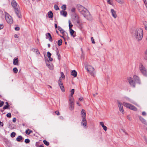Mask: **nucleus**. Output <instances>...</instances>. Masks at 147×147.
Masks as SVG:
<instances>
[{
	"label": "nucleus",
	"instance_id": "c85d7f7f",
	"mask_svg": "<svg viewBox=\"0 0 147 147\" xmlns=\"http://www.w3.org/2000/svg\"><path fill=\"white\" fill-rule=\"evenodd\" d=\"M32 131L29 129H27L26 131V133L27 135H29L32 132Z\"/></svg>",
	"mask_w": 147,
	"mask_h": 147
},
{
	"label": "nucleus",
	"instance_id": "ea45409f",
	"mask_svg": "<svg viewBox=\"0 0 147 147\" xmlns=\"http://www.w3.org/2000/svg\"><path fill=\"white\" fill-rule=\"evenodd\" d=\"M119 111H120L123 114H124L125 113L123 109V107H122V108H121L120 109H119Z\"/></svg>",
	"mask_w": 147,
	"mask_h": 147
},
{
	"label": "nucleus",
	"instance_id": "4be33fe9",
	"mask_svg": "<svg viewBox=\"0 0 147 147\" xmlns=\"http://www.w3.org/2000/svg\"><path fill=\"white\" fill-rule=\"evenodd\" d=\"M48 15L49 18H51L53 17V14L51 11L49 12Z\"/></svg>",
	"mask_w": 147,
	"mask_h": 147
},
{
	"label": "nucleus",
	"instance_id": "f257e3e1",
	"mask_svg": "<svg viewBox=\"0 0 147 147\" xmlns=\"http://www.w3.org/2000/svg\"><path fill=\"white\" fill-rule=\"evenodd\" d=\"M77 8L78 11L87 19L90 20L92 17L87 9L80 5H77Z\"/></svg>",
	"mask_w": 147,
	"mask_h": 147
},
{
	"label": "nucleus",
	"instance_id": "423d86ee",
	"mask_svg": "<svg viewBox=\"0 0 147 147\" xmlns=\"http://www.w3.org/2000/svg\"><path fill=\"white\" fill-rule=\"evenodd\" d=\"M5 19L7 23L9 24H11L13 23V20L12 17L7 12H5Z\"/></svg>",
	"mask_w": 147,
	"mask_h": 147
},
{
	"label": "nucleus",
	"instance_id": "f3484780",
	"mask_svg": "<svg viewBox=\"0 0 147 147\" xmlns=\"http://www.w3.org/2000/svg\"><path fill=\"white\" fill-rule=\"evenodd\" d=\"M117 103L119 109L123 107V104H122L121 102L119 100H117Z\"/></svg>",
	"mask_w": 147,
	"mask_h": 147
},
{
	"label": "nucleus",
	"instance_id": "bb28decb",
	"mask_svg": "<svg viewBox=\"0 0 147 147\" xmlns=\"http://www.w3.org/2000/svg\"><path fill=\"white\" fill-rule=\"evenodd\" d=\"M77 72L75 70H73L71 72V75L74 76V77H76L77 76Z\"/></svg>",
	"mask_w": 147,
	"mask_h": 147
},
{
	"label": "nucleus",
	"instance_id": "0e129e2a",
	"mask_svg": "<svg viewBox=\"0 0 147 147\" xmlns=\"http://www.w3.org/2000/svg\"><path fill=\"white\" fill-rule=\"evenodd\" d=\"M145 26V28L147 30V23L146 24H144Z\"/></svg>",
	"mask_w": 147,
	"mask_h": 147
},
{
	"label": "nucleus",
	"instance_id": "e433bc0d",
	"mask_svg": "<svg viewBox=\"0 0 147 147\" xmlns=\"http://www.w3.org/2000/svg\"><path fill=\"white\" fill-rule=\"evenodd\" d=\"M43 142L47 146H48L49 145V143L46 140H44Z\"/></svg>",
	"mask_w": 147,
	"mask_h": 147
},
{
	"label": "nucleus",
	"instance_id": "cd10ccee",
	"mask_svg": "<svg viewBox=\"0 0 147 147\" xmlns=\"http://www.w3.org/2000/svg\"><path fill=\"white\" fill-rule=\"evenodd\" d=\"M70 34L71 36H73L74 37L75 36L74 35V31L71 28L69 29Z\"/></svg>",
	"mask_w": 147,
	"mask_h": 147
},
{
	"label": "nucleus",
	"instance_id": "de8ad7c7",
	"mask_svg": "<svg viewBox=\"0 0 147 147\" xmlns=\"http://www.w3.org/2000/svg\"><path fill=\"white\" fill-rule=\"evenodd\" d=\"M145 55L144 56V59L146 60H147V52L146 51L145 52Z\"/></svg>",
	"mask_w": 147,
	"mask_h": 147
},
{
	"label": "nucleus",
	"instance_id": "ddd939ff",
	"mask_svg": "<svg viewBox=\"0 0 147 147\" xmlns=\"http://www.w3.org/2000/svg\"><path fill=\"white\" fill-rule=\"evenodd\" d=\"M133 78L135 82L139 84H140V81L138 76L136 75H134L133 76Z\"/></svg>",
	"mask_w": 147,
	"mask_h": 147
},
{
	"label": "nucleus",
	"instance_id": "5701e85b",
	"mask_svg": "<svg viewBox=\"0 0 147 147\" xmlns=\"http://www.w3.org/2000/svg\"><path fill=\"white\" fill-rule=\"evenodd\" d=\"M74 89H73L71 90V93L69 96V98H73V95L74 94Z\"/></svg>",
	"mask_w": 147,
	"mask_h": 147
},
{
	"label": "nucleus",
	"instance_id": "37998d69",
	"mask_svg": "<svg viewBox=\"0 0 147 147\" xmlns=\"http://www.w3.org/2000/svg\"><path fill=\"white\" fill-rule=\"evenodd\" d=\"M54 9H55L56 10H57L59 9V8L58 7V6L57 5H55L54 6Z\"/></svg>",
	"mask_w": 147,
	"mask_h": 147
},
{
	"label": "nucleus",
	"instance_id": "7ed1b4c3",
	"mask_svg": "<svg viewBox=\"0 0 147 147\" xmlns=\"http://www.w3.org/2000/svg\"><path fill=\"white\" fill-rule=\"evenodd\" d=\"M11 5L14 8L16 13L18 16L19 18H21V15L19 11V8L18 7H16L17 6V3L16 1L14 0H13L11 2Z\"/></svg>",
	"mask_w": 147,
	"mask_h": 147
},
{
	"label": "nucleus",
	"instance_id": "aec40b11",
	"mask_svg": "<svg viewBox=\"0 0 147 147\" xmlns=\"http://www.w3.org/2000/svg\"><path fill=\"white\" fill-rule=\"evenodd\" d=\"M32 50L34 52L36 53V54L38 56L40 54V53L39 51L37 49H32Z\"/></svg>",
	"mask_w": 147,
	"mask_h": 147
},
{
	"label": "nucleus",
	"instance_id": "c03bdc74",
	"mask_svg": "<svg viewBox=\"0 0 147 147\" xmlns=\"http://www.w3.org/2000/svg\"><path fill=\"white\" fill-rule=\"evenodd\" d=\"M120 131H121V132L122 131V132H123L124 133H125L126 134H127V132L125 131V130L124 129H121L120 130Z\"/></svg>",
	"mask_w": 147,
	"mask_h": 147
},
{
	"label": "nucleus",
	"instance_id": "6e6d98bb",
	"mask_svg": "<svg viewBox=\"0 0 147 147\" xmlns=\"http://www.w3.org/2000/svg\"><path fill=\"white\" fill-rule=\"evenodd\" d=\"M55 113L58 115H60V113L58 111H55Z\"/></svg>",
	"mask_w": 147,
	"mask_h": 147
},
{
	"label": "nucleus",
	"instance_id": "0eeeda50",
	"mask_svg": "<svg viewBox=\"0 0 147 147\" xmlns=\"http://www.w3.org/2000/svg\"><path fill=\"white\" fill-rule=\"evenodd\" d=\"M123 104L124 106L131 110L135 111H136L138 110L134 106L129 103L124 102L123 103Z\"/></svg>",
	"mask_w": 147,
	"mask_h": 147
},
{
	"label": "nucleus",
	"instance_id": "79ce46f5",
	"mask_svg": "<svg viewBox=\"0 0 147 147\" xmlns=\"http://www.w3.org/2000/svg\"><path fill=\"white\" fill-rule=\"evenodd\" d=\"M61 8L64 10H65L66 9V6L65 5H63L61 7Z\"/></svg>",
	"mask_w": 147,
	"mask_h": 147
},
{
	"label": "nucleus",
	"instance_id": "052dcab7",
	"mask_svg": "<svg viewBox=\"0 0 147 147\" xmlns=\"http://www.w3.org/2000/svg\"><path fill=\"white\" fill-rule=\"evenodd\" d=\"M75 9L74 8H72L71 9V11L72 12H75Z\"/></svg>",
	"mask_w": 147,
	"mask_h": 147
},
{
	"label": "nucleus",
	"instance_id": "9b49d317",
	"mask_svg": "<svg viewBox=\"0 0 147 147\" xmlns=\"http://www.w3.org/2000/svg\"><path fill=\"white\" fill-rule=\"evenodd\" d=\"M46 63L47 66L50 69L52 70L53 69V65L51 63H50L48 61H46Z\"/></svg>",
	"mask_w": 147,
	"mask_h": 147
},
{
	"label": "nucleus",
	"instance_id": "39448f33",
	"mask_svg": "<svg viewBox=\"0 0 147 147\" xmlns=\"http://www.w3.org/2000/svg\"><path fill=\"white\" fill-rule=\"evenodd\" d=\"M139 68L142 74L144 76L147 77V69L142 64H140V65Z\"/></svg>",
	"mask_w": 147,
	"mask_h": 147
},
{
	"label": "nucleus",
	"instance_id": "09e8293b",
	"mask_svg": "<svg viewBox=\"0 0 147 147\" xmlns=\"http://www.w3.org/2000/svg\"><path fill=\"white\" fill-rule=\"evenodd\" d=\"M143 1L146 7L147 8V3L146 2L147 0H143Z\"/></svg>",
	"mask_w": 147,
	"mask_h": 147
},
{
	"label": "nucleus",
	"instance_id": "dca6fc26",
	"mask_svg": "<svg viewBox=\"0 0 147 147\" xmlns=\"http://www.w3.org/2000/svg\"><path fill=\"white\" fill-rule=\"evenodd\" d=\"M139 118L141 122L144 124L147 125V123L146 120L142 117L141 116H139Z\"/></svg>",
	"mask_w": 147,
	"mask_h": 147
},
{
	"label": "nucleus",
	"instance_id": "774afa93",
	"mask_svg": "<svg viewBox=\"0 0 147 147\" xmlns=\"http://www.w3.org/2000/svg\"><path fill=\"white\" fill-rule=\"evenodd\" d=\"M144 140L146 142V144H147V138H146L145 137L144 138Z\"/></svg>",
	"mask_w": 147,
	"mask_h": 147
},
{
	"label": "nucleus",
	"instance_id": "680f3d73",
	"mask_svg": "<svg viewBox=\"0 0 147 147\" xmlns=\"http://www.w3.org/2000/svg\"><path fill=\"white\" fill-rule=\"evenodd\" d=\"M49 40L51 42L52 41V39L51 36L49 37Z\"/></svg>",
	"mask_w": 147,
	"mask_h": 147
},
{
	"label": "nucleus",
	"instance_id": "f704fd0d",
	"mask_svg": "<svg viewBox=\"0 0 147 147\" xmlns=\"http://www.w3.org/2000/svg\"><path fill=\"white\" fill-rule=\"evenodd\" d=\"M6 103L7 104V105L4 106L3 107V109H7L9 106L8 103L7 102H6Z\"/></svg>",
	"mask_w": 147,
	"mask_h": 147
},
{
	"label": "nucleus",
	"instance_id": "f8f14e48",
	"mask_svg": "<svg viewBox=\"0 0 147 147\" xmlns=\"http://www.w3.org/2000/svg\"><path fill=\"white\" fill-rule=\"evenodd\" d=\"M74 22L78 25L80 24V20L79 19V17L77 15H75Z\"/></svg>",
	"mask_w": 147,
	"mask_h": 147
},
{
	"label": "nucleus",
	"instance_id": "4d7b16f0",
	"mask_svg": "<svg viewBox=\"0 0 147 147\" xmlns=\"http://www.w3.org/2000/svg\"><path fill=\"white\" fill-rule=\"evenodd\" d=\"M15 29L16 31H18L20 30V28L18 27H16L15 28Z\"/></svg>",
	"mask_w": 147,
	"mask_h": 147
},
{
	"label": "nucleus",
	"instance_id": "4468645a",
	"mask_svg": "<svg viewBox=\"0 0 147 147\" xmlns=\"http://www.w3.org/2000/svg\"><path fill=\"white\" fill-rule=\"evenodd\" d=\"M81 115L82 119L86 118V114L84 110L82 109L81 111Z\"/></svg>",
	"mask_w": 147,
	"mask_h": 147
},
{
	"label": "nucleus",
	"instance_id": "a211bd4d",
	"mask_svg": "<svg viewBox=\"0 0 147 147\" xmlns=\"http://www.w3.org/2000/svg\"><path fill=\"white\" fill-rule=\"evenodd\" d=\"M13 64L14 65H18V58L14 59L13 61Z\"/></svg>",
	"mask_w": 147,
	"mask_h": 147
},
{
	"label": "nucleus",
	"instance_id": "2eb2a0df",
	"mask_svg": "<svg viewBox=\"0 0 147 147\" xmlns=\"http://www.w3.org/2000/svg\"><path fill=\"white\" fill-rule=\"evenodd\" d=\"M111 13L112 16L114 18H116L117 17V15L116 13V11L113 9H111Z\"/></svg>",
	"mask_w": 147,
	"mask_h": 147
},
{
	"label": "nucleus",
	"instance_id": "72a5a7b5",
	"mask_svg": "<svg viewBox=\"0 0 147 147\" xmlns=\"http://www.w3.org/2000/svg\"><path fill=\"white\" fill-rule=\"evenodd\" d=\"M61 78H62L63 79H64L65 78V76L63 73V72H61Z\"/></svg>",
	"mask_w": 147,
	"mask_h": 147
},
{
	"label": "nucleus",
	"instance_id": "864d4df0",
	"mask_svg": "<svg viewBox=\"0 0 147 147\" xmlns=\"http://www.w3.org/2000/svg\"><path fill=\"white\" fill-rule=\"evenodd\" d=\"M100 125H101L102 127H103L105 125H104V123L103 122H100Z\"/></svg>",
	"mask_w": 147,
	"mask_h": 147
},
{
	"label": "nucleus",
	"instance_id": "412c9836",
	"mask_svg": "<svg viewBox=\"0 0 147 147\" xmlns=\"http://www.w3.org/2000/svg\"><path fill=\"white\" fill-rule=\"evenodd\" d=\"M58 29L63 34H64L65 32L63 29L60 27L58 26Z\"/></svg>",
	"mask_w": 147,
	"mask_h": 147
},
{
	"label": "nucleus",
	"instance_id": "1a4fd4ad",
	"mask_svg": "<svg viewBox=\"0 0 147 147\" xmlns=\"http://www.w3.org/2000/svg\"><path fill=\"white\" fill-rule=\"evenodd\" d=\"M118 3L120 4H123L124 3L123 0H115ZM113 0H107V2L109 4L113 5Z\"/></svg>",
	"mask_w": 147,
	"mask_h": 147
},
{
	"label": "nucleus",
	"instance_id": "4c0bfd02",
	"mask_svg": "<svg viewBox=\"0 0 147 147\" xmlns=\"http://www.w3.org/2000/svg\"><path fill=\"white\" fill-rule=\"evenodd\" d=\"M13 71L14 73L16 74L18 72V70L16 67H14L13 69Z\"/></svg>",
	"mask_w": 147,
	"mask_h": 147
},
{
	"label": "nucleus",
	"instance_id": "c756f323",
	"mask_svg": "<svg viewBox=\"0 0 147 147\" xmlns=\"http://www.w3.org/2000/svg\"><path fill=\"white\" fill-rule=\"evenodd\" d=\"M69 109L71 110H72L74 109V104H69Z\"/></svg>",
	"mask_w": 147,
	"mask_h": 147
},
{
	"label": "nucleus",
	"instance_id": "a19ab883",
	"mask_svg": "<svg viewBox=\"0 0 147 147\" xmlns=\"http://www.w3.org/2000/svg\"><path fill=\"white\" fill-rule=\"evenodd\" d=\"M16 135V133L14 132H12L11 134V137L12 138L14 137Z\"/></svg>",
	"mask_w": 147,
	"mask_h": 147
},
{
	"label": "nucleus",
	"instance_id": "3c124183",
	"mask_svg": "<svg viewBox=\"0 0 147 147\" xmlns=\"http://www.w3.org/2000/svg\"><path fill=\"white\" fill-rule=\"evenodd\" d=\"M127 118L129 120L131 121V117L129 115H128L127 116Z\"/></svg>",
	"mask_w": 147,
	"mask_h": 147
},
{
	"label": "nucleus",
	"instance_id": "f03ea898",
	"mask_svg": "<svg viewBox=\"0 0 147 147\" xmlns=\"http://www.w3.org/2000/svg\"><path fill=\"white\" fill-rule=\"evenodd\" d=\"M132 34L138 41L141 40L143 37V31L141 28L136 29L132 32Z\"/></svg>",
	"mask_w": 147,
	"mask_h": 147
},
{
	"label": "nucleus",
	"instance_id": "338daca9",
	"mask_svg": "<svg viewBox=\"0 0 147 147\" xmlns=\"http://www.w3.org/2000/svg\"><path fill=\"white\" fill-rule=\"evenodd\" d=\"M47 35H48L49 36V37L51 36V35L50 33H47V34H46V36H47Z\"/></svg>",
	"mask_w": 147,
	"mask_h": 147
},
{
	"label": "nucleus",
	"instance_id": "6e6552de",
	"mask_svg": "<svg viewBox=\"0 0 147 147\" xmlns=\"http://www.w3.org/2000/svg\"><path fill=\"white\" fill-rule=\"evenodd\" d=\"M128 81L130 85L134 87L135 86V82L134 81L132 78L129 77L127 78Z\"/></svg>",
	"mask_w": 147,
	"mask_h": 147
},
{
	"label": "nucleus",
	"instance_id": "6ab92c4d",
	"mask_svg": "<svg viewBox=\"0 0 147 147\" xmlns=\"http://www.w3.org/2000/svg\"><path fill=\"white\" fill-rule=\"evenodd\" d=\"M47 57L49 58V60L51 61H53V59L51 57V53L48 51L47 52Z\"/></svg>",
	"mask_w": 147,
	"mask_h": 147
},
{
	"label": "nucleus",
	"instance_id": "603ef678",
	"mask_svg": "<svg viewBox=\"0 0 147 147\" xmlns=\"http://www.w3.org/2000/svg\"><path fill=\"white\" fill-rule=\"evenodd\" d=\"M91 41H92V43H94V44H95V42L94 41V39L93 37H91Z\"/></svg>",
	"mask_w": 147,
	"mask_h": 147
},
{
	"label": "nucleus",
	"instance_id": "e2e57ef3",
	"mask_svg": "<svg viewBox=\"0 0 147 147\" xmlns=\"http://www.w3.org/2000/svg\"><path fill=\"white\" fill-rule=\"evenodd\" d=\"M16 121V119L15 118H14L13 119V122H15Z\"/></svg>",
	"mask_w": 147,
	"mask_h": 147
},
{
	"label": "nucleus",
	"instance_id": "69168bd1",
	"mask_svg": "<svg viewBox=\"0 0 147 147\" xmlns=\"http://www.w3.org/2000/svg\"><path fill=\"white\" fill-rule=\"evenodd\" d=\"M14 37L16 38H18V36L16 34H15L14 35Z\"/></svg>",
	"mask_w": 147,
	"mask_h": 147
},
{
	"label": "nucleus",
	"instance_id": "5fc2aeb1",
	"mask_svg": "<svg viewBox=\"0 0 147 147\" xmlns=\"http://www.w3.org/2000/svg\"><path fill=\"white\" fill-rule=\"evenodd\" d=\"M103 129L105 131H106L107 130V127L105 125L104 126L102 127Z\"/></svg>",
	"mask_w": 147,
	"mask_h": 147
},
{
	"label": "nucleus",
	"instance_id": "b1692460",
	"mask_svg": "<svg viewBox=\"0 0 147 147\" xmlns=\"http://www.w3.org/2000/svg\"><path fill=\"white\" fill-rule=\"evenodd\" d=\"M58 83L59 86L62 85H63V82H62L61 78V77H60L58 80Z\"/></svg>",
	"mask_w": 147,
	"mask_h": 147
},
{
	"label": "nucleus",
	"instance_id": "20e7f679",
	"mask_svg": "<svg viewBox=\"0 0 147 147\" xmlns=\"http://www.w3.org/2000/svg\"><path fill=\"white\" fill-rule=\"evenodd\" d=\"M85 68L87 72H89L92 76H94L96 71L94 67L89 64H87L85 66Z\"/></svg>",
	"mask_w": 147,
	"mask_h": 147
},
{
	"label": "nucleus",
	"instance_id": "2f4dec72",
	"mask_svg": "<svg viewBox=\"0 0 147 147\" xmlns=\"http://www.w3.org/2000/svg\"><path fill=\"white\" fill-rule=\"evenodd\" d=\"M22 139V137L21 136H19L16 138V140L18 142L21 141Z\"/></svg>",
	"mask_w": 147,
	"mask_h": 147
},
{
	"label": "nucleus",
	"instance_id": "c9c22d12",
	"mask_svg": "<svg viewBox=\"0 0 147 147\" xmlns=\"http://www.w3.org/2000/svg\"><path fill=\"white\" fill-rule=\"evenodd\" d=\"M62 42V41L61 39H60L58 41V45L59 46H60L61 45Z\"/></svg>",
	"mask_w": 147,
	"mask_h": 147
},
{
	"label": "nucleus",
	"instance_id": "a878e982",
	"mask_svg": "<svg viewBox=\"0 0 147 147\" xmlns=\"http://www.w3.org/2000/svg\"><path fill=\"white\" fill-rule=\"evenodd\" d=\"M69 104H74V99L73 98H69Z\"/></svg>",
	"mask_w": 147,
	"mask_h": 147
},
{
	"label": "nucleus",
	"instance_id": "393cba45",
	"mask_svg": "<svg viewBox=\"0 0 147 147\" xmlns=\"http://www.w3.org/2000/svg\"><path fill=\"white\" fill-rule=\"evenodd\" d=\"M60 13L61 15L65 17H66L67 14V12L64 11H61Z\"/></svg>",
	"mask_w": 147,
	"mask_h": 147
},
{
	"label": "nucleus",
	"instance_id": "9d476101",
	"mask_svg": "<svg viewBox=\"0 0 147 147\" xmlns=\"http://www.w3.org/2000/svg\"><path fill=\"white\" fill-rule=\"evenodd\" d=\"M81 124L85 128H87V122L86 118L82 119L81 122Z\"/></svg>",
	"mask_w": 147,
	"mask_h": 147
},
{
	"label": "nucleus",
	"instance_id": "a18cd8bd",
	"mask_svg": "<svg viewBox=\"0 0 147 147\" xmlns=\"http://www.w3.org/2000/svg\"><path fill=\"white\" fill-rule=\"evenodd\" d=\"M30 142V140L28 139H26L25 140V142L26 143H28Z\"/></svg>",
	"mask_w": 147,
	"mask_h": 147
},
{
	"label": "nucleus",
	"instance_id": "49530a36",
	"mask_svg": "<svg viewBox=\"0 0 147 147\" xmlns=\"http://www.w3.org/2000/svg\"><path fill=\"white\" fill-rule=\"evenodd\" d=\"M7 116L8 117H11V114L10 113H8L7 114Z\"/></svg>",
	"mask_w": 147,
	"mask_h": 147
},
{
	"label": "nucleus",
	"instance_id": "13d9d810",
	"mask_svg": "<svg viewBox=\"0 0 147 147\" xmlns=\"http://www.w3.org/2000/svg\"><path fill=\"white\" fill-rule=\"evenodd\" d=\"M142 115L143 116H146V113L144 111H143L142 113Z\"/></svg>",
	"mask_w": 147,
	"mask_h": 147
},
{
	"label": "nucleus",
	"instance_id": "bf43d9fd",
	"mask_svg": "<svg viewBox=\"0 0 147 147\" xmlns=\"http://www.w3.org/2000/svg\"><path fill=\"white\" fill-rule=\"evenodd\" d=\"M3 24H0V30L3 29Z\"/></svg>",
	"mask_w": 147,
	"mask_h": 147
},
{
	"label": "nucleus",
	"instance_id": "473e14b6",
	"mask_svg": "<svg viewBox=\"0 0 147 147\" xmlns=\"http://www.w3.org/2000/svg\"><path fill=\"white\" fill-rule=\"evenodd\" d=\"M59 86H60L61 91L63 92H64L65 90L63 85H62Z\"/></svg>",
	"mask_w": 147,
	"mask_h": 147
},
{
	"label": "nucleus",
	"instance_id": "7c9ffc66",
	"mask_svg": "<svg viewBox=\"0 0 147 147\" xmlns=\"http://www.w3.org/2000/svg\"><path fill=\"white\" fill-rule=\"evenodd\" d=\"M57 55L58 56V59L59 60H60V54L59 53V51L57 48V51H56Z\"/></svg>",
	"mask_w": 147,
	"mask_h": 147
},
{
	"label": "nucleus",
	"instance_id": "58836bf2",
	"mask_svg": "<svg viewBox=\"0 0 147 147\" xmlns=\"http://www.w3.org/2000/svg\"><path fill=\"white\" fill-rule=\"evenodd\" d=\"M68 22L69 23V29H70L71 28V27L73 26V25L71 23V21L70 20L68 21Z\"/></svg>",
	"mask_w": 147,
	"mask_h": 147
},
{
	"label": "nucleus",
	"instance_id": "8fccbe9b",
	"mask_svg": "<svg viewBox=\"0 0 147 147\" xmlns=\"http://www.w3.org/2000/svg\"><path fill=\"white\" fill-rule=\"evenodd\" d=\"M4 104V102L3 101L0 100V107H2Z\"/></svg>",
	"mask_w": 147,
	"mask_h": 147
}]
</instances>
